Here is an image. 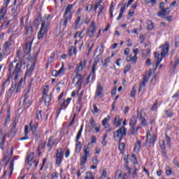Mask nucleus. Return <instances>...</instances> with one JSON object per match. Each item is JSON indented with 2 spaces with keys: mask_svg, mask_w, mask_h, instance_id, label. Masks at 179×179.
<instances>
[{
  "mask_svg": "<svg viewBox=\"0 0 179 179\" xmlns=\"http://www.w3.org/2000/svg\"><path fill=\"white\" fill-rule=\"evenodd\" d=\"M15 87H16V85H11V87L8 90V92L6 94L7 99H9L10 97H12V94H13V92H15Z\"/></svg>",
  "mask_w": 179,
  "mask_h": 179,
  "instance_id": "obj_32",
  "label": "nucleus"
},
{
  "mask_svg": "<svg viewBox=\"0 0 179 179\" xmlns=\"http://www.w3.org/2000/svg\"><path fill=\"white\" fill-rule=\"evenodd\" d=\"M5 15H6V13L2 12L1 10H0V23H2V22L5 20Z\"/></svg>",
  "mask_w": 179,
  "mask_h": 179,
  "instance_id": "obj_50",
  "label": "nucleus"
},
{
  "mask_svg": "<svg viewBox=\"0 0 179 179\" xmlns=\"http://www.w3.org/2000/svg\"><path fill=\"white\" fill-rule=\"evenodd\" d=\"M46 143H47V142H45V143L40 142L39 145L37 149V152H40V150H41L42 149H44V148H45Z\"/></svg>",
  "mask_w": 179,
  "mask_h": 179,
  "instance_id": "obj_51",
  "label": "nucleus"
},
{
  "mask_svg": "<svg viewBox=\"0 0 179 179\" xmlns=\"http://www.w3.org/2000/svg\"><path fill=\"white\" fill-rule=\"evenodd\" d=\"M76 37H79L80 38H83L85 37V34H82L80 31H77L74 35V38H76Z\"/></svg>",
  "mask_w": 179,
  "mask_h": 179,
  "instance_id": "obj_52",
  "label": "nucleus"
},
{
  "mask_svg": "<svg viewBox=\"0 0 179 179\" xmlns=\"http://www.w3.org/2000/svg\"><path fill=\"white\" fill-rule=\"evenodd\" d=\"M127 135V129L125 127H122L117 131H115L113 134V139H117L119 138V142L122 141V138Z\"/></svg>",
  "mask_w": 179,
  "mask_h": 179,
  "instance_id": "obj_5",
  "label": "nucleus"
},
{
  "mask_svg": "<svg viewBox=\"0 0 179 179\" xmlns=\"http://www.w3.org/2000/svg\"><path fill=\"white\" fill-rule=\"evenodd\" d=\"M95 76H96V69L94 67H92V71L90 73L88 78L90 79H92V80H93Z\"/></svg>",
  "mask_w": 179,
  "mask_h": 179,
  "instance_id": "obj_37",
  "label": "nucleus"
},
{
  "mask_svg": "<svg viewBox=\"0 0 179 179\" xmlns=\"http://www.w3.org/2000/svg\"><path fill=\"white\" fill-rule=\"evenodd\" d=\"M166 176H171V174H173V171L171 170V168H170V166L166 167Z\"/></svg>",
  "mask_w": 179,
  "mask_h": 179,
  "instance_id": "obj_56",
  "label": "nucleus"
},
{
  "mask_svg": "<svg viewBox=\"0 0 179 179\" xmlns=\"http://www.w3.org/2000/svg\"><path fill=\"white\" fill-rule=\"evenodd\" d=\"M17 2V0H14V2L11 6V15H13L14 17H16V16L20 13V10L19 8L20 6H19Z\"/></svg>",
  "mask_w": 179,
  "mask_h": 179,
  "instance_id": "obj_9",
  "label": "nucleus"
},
{
  "mask_svg": "<svg viewBox=\"0 0 179 179\" xmlns=\"http://www.w3.org/2000/svg\"><path fill=\"white\" fill-rule=\"evenodd\" d=\"M6 138V134H3L2 131H0V149L3 150L5 149V139Z\"/></svg>",
  "mask_w": 179,
  "mask_h": 179,
  "instance_id": "obj_23",
  "label": "nucleus"
},
{
  "mask_svg": "<svg viewBox=\"0 0 179 179\" xmlns=\"http://www.w3.org/2000/svg\"><path fill=\"white\" fill-rule=\"evenodd\" d=\"M32 123H33V122H31L30 124H29L30 129H31V131H32V132H36L37 131V129L38 128V123L36 122L33 126H31Z\"/></svg>",
  "mask_w": 179,
  "mask_h": 179,
  "instance_id": "obj_35",
  "label": "nucleus"
},
{
  "mask_svg": "<svg viewBox=\"0 0 179 179\" xmlns=\"http://www.w3.org/2000/svg\"><path fill=\"white\" fill-rule=\"evenodd\" d=\"M17 62V59H15L12 63L9 65L8 71L10 73L13 71V75H15L14 79L15 80H17V78L20 76L22 73V66H23V62L22 61ZM14 64H16L15 66Z\"/></svg>",
  "mask_w": 179,
  "mask_h": 179,
  "instance_id": "obj_2",
  "label": "nucleus"
},
{
  "mask_svg": "<svg viewBox=\"0 0 179 179\" xmlns=\"http://www.w3.org/2000/svg\"><path fill=\"white\" fill-rule=\"evenodd\" d=\"M150 75H152L150 73H149L148 74V73H146L143 75L142 81L140 82L139 92H141L142 89H145V86H146V84L148 83V82H149V78Z\"/></svg>",
  "mask_w": 179,
  "mask_h": 179,
  "instance_id": "obj_12",
  "label": "nucleus"
},
{
  "mask_svg": "<svg viewBox=\"0 0 179 179\" xmlns=\"http://www.w3.org/2000/svg\"><path fill=\"white\" fill-rule=\"evenodd\" d=\"M48 26H50L49 22H46L45 20H42L41 28L38 32V40H43L44 36H47V33H48Z\"/></svg>",
  "mask_w": 179,
  "mask_h": 179,
  "instance_id": "obj_4",
  "label": "nucleus"
},
{
  "mask_svg": "<svg viewBox=\"0 0 179 179\" xmlns=\"http://www.w3.org/2000/svg\"><path fill=\"white\" fill-rule=\"evenodd\" d=\"M122 124V119H120L119 115L116 116L113 122V125L116 127V128H118V127H121Z\"/></svg>",
  "mask_w": 179,
  "mask_h": 179,
  "instance_id": "obj_29",
  "label": "nucleus"
},
{
  "mask_svg": "<svg viewBox=\"0 0 179 179\" xmlns=\"http://www.w3.org/2000/svg\"><path fill=\"white\" fill-rule=\"evenodd\" d=\"M135 94H136V90L135 88V86H134L130 92V96L131 97H135Z\"/></svg>",
  "mask_w": 179,
  "mask_h": 179,
  "instance_id": "obj_60",
  "label": "nucleus"
},
{
  "mask_svg": "<svg viewBox=\"0 0 179 179\" xmlns=\"http://www.w3.org/2000/svg\"><path fill=\"white\" fill-rule=\"evenodd\" d=\"M141 143H142V141L140 140H137V143L134 146V150H139V149H141Z\"/></svg>",
  "mask_w": 179,
  "mask_h": 179,
  "instance_id": "obj_54",
  "label": "nucleus"
},
{
  "mask_svg": "<svg viewBox=\"0 0 179 179\" xmlns=\"http://www.w3.org/2000/svg\"><path fill=\"white\" fill-rule=\"evenodd\" d=\"M80 150H82V145L80 141H78L76 142V152L77 153H79Z\"/></svg>",
  "mask_w": 179,
  "mask_h": 179,
  "instance_id": "obj_42",
  "label": "nucleus"
},
{
  "mask_svg": "<svg viewBox=\"0 0 179 179\" xmlns=\"http://www.w3.org/2000/svg\"><path fill=\"white\" fill-rule=\"evenodd\" d=\"M10 3V0H4V3L3 5V7L1 8L0 10H1V12H7L8 10V5H9V3Z\"/></svg>",
  "mask_w": 179,
  "mask_h": 179,
  "instance_id": "obj_33",
  "label": "nucleus"
},
{
  "mask_svg": "<svg viewBox=\"0 0 179 179\" xmlns=\"http://www.w3.org/2000/svg\"><path fill=\"white\" fill-rule=\"evenodd\" d=\"M27 166H29V167H37L38 166V160L34 159L31 162H29V164H27Z\"/></svg>",
  "mask_w": 179,
  "mask_h": 179,
  "instance_id": "obj_36",
  "label": "nucleus"
},
{
  "mask_svg": "<svg viewBox=\"0 0 179 179\" xmlns=\"http://www.w3.org/2000/svg\"><path fill=\"white\" fill-rule=\"evenodd\" d=\"M8 135L9 136H11L12 138H13V136L16 135V129H15V127H11Z\"/></svg>",
  "mask_w": 179,
  "mask_h": 179,
  "instance_id": "obj_47",
  "label": "nucleus"
},
{
  "mask_svg": "<svg viewBox=\"0 0 179 179\" xmlns=\"http://www.w3.org/2000/svg\"><path fill=\"white\" fill-rule=\"evenodd\" d=\"M99 62H100V57H99V55L95 58L92 68H95L96 66H97V64H99Z\"/></svg>",
  "mask_w": 179,
  "mask_h": 179,
  "instance_id": "obj_55",
  "label": "nucleus"
},
{
  "mask_svg": "<svg viewBox=\"0 0 179 179\" xmlns=\"http://www.w3.org/2000/svg\"><path fill=\"white\" fill-rule=\"evenodd\" d=\"M36 65L34 64H32L31 66L29 68V66H27V71L25 73V76H31L33 73V71H34Z\"/></svg>",
  "mask_w": 179,
  "mask_h": 179,
  "instance_id": "obj_28",
  "label": "nucleus"
},
{
  "mask_svg": "<svg viewBox=\"0 0 179 179\" xmlns=\"http://www.w3.org/2000/svg\"><path fill=\"white\" fill-rule=\"evenodd\" d=\"M10 47V43L6 41L3 45V52H8L9 51V48Z\"/></svg>",
  "mask_w": 179,
  "mask_h": 179,
  "instance_id": "obj_40",
  "label": "nucleus"
},
{
  "mask_svg": "<svg viewBox=\"0 0 179 179\" xmlns=\"http://www.w3.org/2000/svg\"><path fill=\"white\" fill-rule=\"evenodd\" d=\"M147 26L148 30H153V29H155V24L152 22V20H148Z\"/></svg>",
  "mask_w": 179,
  "mask_h": 179,
  "instance_id": "obj_38",
  "label": "nucleus"
},
{
  "mask_svg": "<svg viewBox=\"0 0 179 179\" xmlns=\"http://www.w3.org/2000/svg\"><path fill=\"white\" fill-rule=\"evenodd\" d=\"M75 78L76 79H78L76 85V86H78V90H80V89H82V84L83 83V80H85V76H83L81 74H76Z\"/></svg>",
  "mask_w": 179,
  "mask_h": 179,
  "instance_id": "obj_17",
  "label": "nucleus"
},
{
  "mask_svg": "<svg viewBox=\"0 0 179 179\" xmlns=\"http://www.w3.org/2000/svg\"><path fill=\"white\" fill-rule=\"evenodd\" d=\"M57 139H55V137L54 136H51L49 137L47 143V147L49 148L48 152H51L52 150V148L54 147V145H55V141Z\"/></svg>",
  "mask_w": 179,
  "mask_h": 179,
  "instance_id": "obj_16",
  "label": "nucleus"
},
{
  "mask_svg": "<svg viewBox=\"0 0 179 179\" xmlns=\"http://www.w3.org/2000/svg\"><path fill=\"white\" fill-rule=\"evenodd\" d=\"M13 155V150H11V152L10 154L8 153V150L6 152L4 157L3 158V162H6L5 164V166H8V162H9V160H10Z\"/></svg>",
  "mask_w": 179,
  "mask_h": 179,
  "instance_id": "obj_26",
  "label": "nucleus"
},
{
  "mask_svg": "<svg viewBox=\"0 0 179 179\" xmlns=\"http://www.w3.org/2000/svg\"><path fill=\"white\" fill-rule=\"evenodd\" d=\"M86 10L87 12H92V10H93V4H89L87 6Z\"/></svg>",
  "mask_w": 179,
  "mask_h": 179,
  "instance_id": "obj_64",
  "label": "nucleus"
},
{
  "mask_svg": "<svg viewBox=\"0 0 179 179\" xmlns=\"http://www.w3.org/2000/svg\"><path fill=\"white\" fill-rule=\"evenodd\" d=\"M110 61V57H107L104 59V61H102V66H104L105 68H107L108 66V64H109Z\"/></svg>",
  "mask_w": 179,
  "mask_h": 179,
  "instance_id": "obj_44",
  "label": "nucleus"
},
{
  "mask_svg": "<svg viewBox=\"0 0 179 179\" xmlns=\"http://www.w3.org/2000/svg\"><path fill=\"white\" fill-rule=\"evenodd\" d=\"M83 131V125H82L78 132V134L76 136V142L79 141V139H80V136H82V131Z\"/></svg>",
  "mask_w": 179,
  "mask_h": 179,
  "instance_id": "obj_39",
  "label": "nucleus"
},
{
  "mask_svg": "<svg viewBox=\"0 0 179 179\" xmlns=\"http://www.w3.org/2000/svg\"><path fill=\"white\" fill-rule=\"evenodd\" d=\"M33 135H34L36 141H38V139H40V136H41V131H34Z\"/></svg>",
  "mask_w": 179,
  "mask_h": 179,
  "instance_id": "obj_45",
  "label": "nucleus"
},
{
  "mask_svg": "<svg viewBox=\"0 0 179 179\" xmlns=\"http://www.w3.org/2000/svg\"><path fill=\"white\" fill-rule=\"evenodd\" d=\"M65 64L64 63H62V67L59 69V71L55 70L52 72V76L55 78H57L59 75H61V73H64L65 72Z\"/></svg>",
  "mask_w": 179,
  "mask_h": 179,
  "instance_id": "obj_22",
  "label": "nucleus"
},
{
  "mask_svg": "<svg viewBox=\"0 0 179 179\" xmlns=\"http://www.w3.org/2000/svg\"><path fill=\"white\" fill-rule=\"evenodd\" d=\"M134 3V0H129L127 4L124 3V6L121 8L120 14L117 18V20H121L122 19V15H124V12L127 10V8H129L131 6V4Z\"/></svg>",
  "mask_w": 179,
  "mask_h": 179,
  "instance_id": "obj_14",
  "label": "nucleus"
},
{
  "mask_svg": "<svg viewBox=\"0 0 179 179\" xmlns=\"http://www.w3.org/2000/svg\"><path fill=\"white\" fill-rule=\"evenodd\" d=\"M96 22H94V20H93L90 24V27L87 31L90 38H92V37H94V34H96Z\"/></svg>",
  "mask_w": 179,
  "mask_h": 179,
  "instance_id": "obj_11",
  "label": "nucleus"
},
{
  "mask_svg": "<svg viewBox=\"0 0 179 179\" xmlns=\"http://www.w3.org/2000/svg\"><path fill=\"white\" fill-rule=\"evenodd\" d=\"M45 115V114H44V113H43V111L41 110H38L36 112V118L37 120H43V116Z\"/></svg>",
  "mask_w": 179,
  "mask_h": 179,
  "instance_id": "obj_43",
  "label": "nucleus"
},
{
  "mask_svg": "<svg viewBox=\"0 0 179 179\" xmlns=\"http://www.w3.org/2000/svg\"><path fill=\"white\" fill-rule=\"evenodd\" d=\"M145 3H151L152 6H155L157 3V1L156 0H145Z\"/></svg>",
  "mask_w": 179,
  "mask_h": 179,
  "instance_id": "obj_49",
  "label": "nucleus"
},
{
  "mask_svg": "<svg viewBox=\"0 0 179 179\" xmlns=\"http://www.w3.org/2000/svg\"><path fill=\"white\" fill-rule=\"evenodd\" d=\"M34 160V152H30L29 154H27L26 159H25V164H30L31 162Z\"/></svg>",
  "mask_w": 179,
  "mask_h": 179,
  "instance_id": "obj_27",
  "label": "nucleus"
},
{
  "mask_svg": "<svg viewBox=\"0 0 179 179\" xmlns=\"http://www.w3.org/2000/svg\"><path fill=\"white\" fill-rule=\"evenodd\" d=\"M95 96L96 97H99L100 99H103V97H104V94H103V87L100 83L97 84Z\"/></svg>",
  "mask_w": 179,
  "mask_h": 179,
  "instance_id": "obj_21",
  "label": "nucleus"
},
{
  "mask_svg": "<svg viewBox=\"0 0 179 179\" xmlns=\"http://www.w3.org/2000/svg\"><path fill=\"white\" fill-rule=\"evenodd\" d=\"M86 64H87V60L86 59H85L83 62H80V64L77 66L75 71L76 75H80V72H82L83 69L86 68Z\"/></svg>",
  "mask_w": 179,
  "mask_h": 179,
  "instance_id": "obj_15",
  "label": "nucleus"
},
{
  "mask_svg": "<svg viewBox=\"0 0 179 179\" xmlns=\"http://www.w3.org/2000/svg\"><path fill=\"white\" fill-rule=\"evenodd\" d=\"M42 99L45 101V106H46V107H50L51 100H52V94L50 93L49 95L43 96Z\"/></svg>",
  "mask_w": 179,
  "mask_h": 179,
  "instance_id": "obj_25",
  "label": "nucleus"
},
{
  "mask_svg": "<svg viewBox=\"0 0 179 179\" xmlns=\"http://www.w3.org/2000/svg\"><path fill=\"white\" fill-rule=\"evenodd\" d=\"M125 149V143H121V141H119V150L122 152Z\"/></svg>",
  "mask_w": 179,
  "mask_h": 179,
  "instance_id": "obj_57",
  "label": "nucleus"
},
{
  "mask_svg": "<svg viewBox=\"0 0 179 179\" xmlns=\"http://www.w3.org/2000/svg\"><path fill=\"white\" fill-rule=\"evenodd\" d=\"M10 85V78H7L1 85V90L3 92L5 90V87H8Z\"/></svg>",
  "mask_w": 179,
  "mask_h": 179,
  "instance_id": "obj_34",
  "label": "nucleus"
},
{
  "mask_svg": "<svg viewBox=\"0 0 179 179\" xmlns=\"http://www.w3.org/2000/svg\"><path fill=\"white\" fill-rule=\"evenodd\" d=\"M90 124L92 128H94V127H96V122H94V119L93 117L90 118Z\"/></svg>",
  "mask_w": 179,
  "mask_h": 179,
  "instance_id": "obj_63",
  "label": "nucleus"
},
{
  "mask_svg": "<svg viewBox=\"0 0 179 179\" xmlns=\"http://www.w3.org/2000/svg\"><path fill=\"white\" fill-rule=\"evenodd\" d=\"M159 48H162L161 55L157 52L154 53L155 58H157L156 68L160 65V62H162L163 58H164V57L169 54V42H165L164 45H162L161 47H159Z\"/></svg>",
  "mask_w": 179,
  "mask_h": 179,
  "instance_id": "obj_3",
  "label": "nucleus"
},
{
  "mask_svg": "<svg viewBox=\"0 0 179 179\" xmlns=\"http://www.w3.org/2000/svg\"><path fill=\"white\" fill-rule=\"evenodd\" d=\"M87 157H90V148L89 147H84V155L80 157V166H83L87 162Z\"/></svg>",
  "mask_w": 179,
  "mask_h": 179,
  "instance_id": "obj_6",
  "label": "nucleus"
},
{
  "mask_svg": "<svg viewBox=\"0 0 179 179\" xmlns=\"http://www.w3.org/2000/svg\"><path fill=\"white\" fill-rule=\"evenodd\" d=\"M84 179H94V176H93V173L91 171L87 172V176L84 178Z\"/></svg>",
  "mask_w": 179,
  "mask_h": 179,
  "instance_id": "obj_48",
  "label": "nucleus"
},
{
  "mask_svg": "<svg viewBox=\"0 0 179 179\" xmlns=\"http://www.w3.org/2000/svg\"><path fill=\"white\" fill-rule=\"evenodd\" d=\"M174 115V113H173V111L171 110H165V117L166 118H171Z\"/></svg>",
  "mask_w": 179,
  "mask_h": 179,
  "instance_id": "obj_41",
  "label": "nucleus"
},
{
  "mask_svg": "<svg viewBox=\"0 0 179 179\" xmlns=\"http://www.w3.org/2000/svg\"><path fill=\"white\" fill-rule=\"evenodd\" d=\"M30 90H31V86L28 85L27 87L24 90V103H26V100L29 99V93H30Z\"/></svg>",
  "mask_w": 179,
  "mask_h": 179,
  "instance_id": "obj_30",
  "label": "nucleus"
},
{
  "mask_svg": "<svg viewBox=\"0 0 179 179\" xmlns=\"http://www.w3.org/2000/svg\"><path fill=\"white\" fill-rule=\"evenodd\" d=\"M62 160H64V152H62V148H59L56 151V166H61Z\"/></svg>",
  "mask_w": 179,
  "mask_h": 179,
  "instance_id": "obj_7",
  "label": "nucleus"
},
{
  "mask_svg": "<svg viewBox=\"0 0 179 179\" xmlns=\"http://www.w3.org/2000/svg\"><path fill=\"white\" fill-rule=\"evenodd\" d=\"M64 20L60 21V23H62L64 28H66L68 26V22H71L72 20V14H69L68 15H63Z\"/></svg>",
  "mask_w": 179,
  "mask_h": 179,
  "instance_id": "obj_19",
  "label": "nucleus"
},
{
  "mask_svg": "<svg viewBox=\"0 0 179 179\" xmlns=\"http://www.w3.org/2000/svg\"><path fill=\"white\" fill-rule=\"evenodd\" d=\"M15 160H17V157H14L10 162V167L8 170L4 171L3 177H5L6 174H9V177L10 178L12 176V174L13 173V167L15 166Z\"/></svg>",
  "mask_w": 179,
  "mask_h": 179,
  "instance_id": "obj_10",
  "label": "nucleus"
},
{
  "mask_svg": "<svg viewBox=\"0 0 179 179\" xmlns=\"http://www.w3.org/2000/svg\"><path fill=\"white\" fill-rule=\"evenodd\" d=\"M71 100H72V99L68 98L66 101H64L63 103L60 104L61 107L59 108L57 118H58L59 114H61V111H62V107H64V108H66L68 107V105L69 104V103H71Z\"/></svg>",
  "mask_w": 179,
  "mask_h": 179,
  "instance_id": "obj_20",
  "label": "nucleus"
},
{
  "mask_svg": "<svg viewBox=\"0 0 179 179\" xmlns=\"http://www.w3.org/2000/svg\"><path fill=\"white\" fill-rule=\"evenodd\" d=\"M83 24V22H82L81 21L80 16H78L75 20L74 23L73 24V29H75V30H78V29H80V27L82 26Z\"/></svg>",
  "mask_w": 179,
  "mask_h": 179,
  "instance_id": "obj_24",
  "label": "nucleus"
},
{
  "mask_svg": "<svg viewBox=\"0 0 179 179\" xmlns=\"http://www.w3.org/2000/svg\"><path fill=\"white\" fill-rule=\"evenodd\" d=\"M159 146L161 149H166V142L164 141V140H161L159 141Z\"/></svg>",
  "mask_w": 179,
  "mask_h": 179,
  "instance_id": "obj_59",
  "label": "nucleus"
},
{
  "mask_svg": "<svg viewBox=\"0 0 179 179\" xmlns=\"http://www.w3.org/2000/svg\"><path fill=\"white\" fill-rule=\"evenodd\" d=\"M171 7H168L166 8H164L163 10L157 13V16H158V17H162L163 16H167V15H170V13H171Z\"/></svg>",
  "mask_w": 179,
  "mask_h": 179,
  "instance_id": "obj_18",
  "label": "nucleus"
},
{
  "mask_svg": "<svg viewBox=\"0 0 179 179\" xmlns=\"http://www.w3.org/2000/svg\"><path fill=\"white\" fill-rule=\"evenodd\" d=\"M93 109L94 110H92V113H93V114L99 113V108H97V105L96 103L93 104Z\"/></svg>",
  "mask_w": 179,
  "mask_h": 179,
  "instance_id": "obj_61",
  "label": "nucleus"
},
{
  "mask_svg": "<svg viewBox=\"0 0 179 179\" xmlns=\"http://www.w3.org/2000/svg\"><path fill=\"white\" fill-rule=\"evenodd\" d=\"M50 92V90L48 89V85L45 86V88L43 90V96H49L48 92Z\"/></svg>",
  "mask_w": 179,
  "mask_h": 179,
  "instance_id": "obj_53",
  "label": "nucleus"
},
{
  "mask_svg": "<svg viewBox=\"0 0 179 179\" xmlns=\"http://www.w3.org/2000/svg\"><path fill=\"white\" fill-rule=\"evenodd\" d=\"M138 122V119L136 116L134 115L130 119L129 132H130L131 135H135V127H136V123Z\"/></svg>",
  "mask_w": 179,
  "mask_h": 179,
  "instance_id": "obj_8",
  "label": "nucleus"
},
{
  "mask_svg": "<svg viewBox=\"0 0 179 179\" xmlns=\"http://www.w3.org/2000/svg\"><path fill=\"white\" fill-rule=\"evenodd\" d=\"M31 33H33V27L29 24V18H27L25 20V34H28L29 37L26 39L24 45V54L26 55L30 54V52L31 51V45L34 41V37L31 36Z\"/></svg>",
  "mask_w": 179,
  "mask_h": 179,
  "instance_id": "obj_1",
  "label": "nucleus"
},
{
  "mask_svg": "<svg viewBox=\"0 0 179 179\" xmlns=\"http://www.w3.org/2000/svg\"><path fill=\"white\" fill-rule=\"evenodd\" d=\"M157 141V137L156 136H150V131L147 132V139H146V145H148L150 148L151 145L155 146V142Z\"/></svg>",
  "mask_w": 179,
  "mask_h": 179,
  "instance_id": "obj_13",
  "label": "nucleus"
},
{
  "mask_svg": "<svg viewBox=\"0 0 179 179\" xmlns=\"http://www.w3.org/2000/svg\"><path fill=\"white\" fill-rule=\"evenodd\" d=\"M110 120H111V117H110V115H108L106 117H105L102 120V125L103 127H106V125L107 124V122H108V121H110Z\"/></svg>",
  "mask_w": 179,
  "mask_h": 179,
  "instance_id": "obj_46",
  "label": "nucleus"
},
{
  "mask_svg": "<svg viewBox=\"0 0 179 179\" xmlns=\"http://www.w3.org/2000/svg\"><path fill=\"white\" fill-rule=\"evenodd\" d=\"M166 141L167 142L168 146H169V148H171V138H170V136H168L167 134H166Z\"/></svg>",
  "mask_w": 179,
  "mask_h": 179,
  "instance_id": "obj_58",
  "label": "nucleus"
},
{
  "mask_svg": "<svg viewBox=\"0 0 179 179\" xmlns=\"http://www.w3.org/2000/svg\"><path fill=\"white\" fill-rule=\"evenodd\" d=\"M141 120V124L143 125V127H145L148 125V122L146 121V119L145 117H143Z\"/></svg>",
  "mask_w": 179,
  "mask_h": 179,
  "instance_id": "obj_62",
  "label": "nucleus"
},
{
  "mask_svg": "<svg viewBox=\"0 0 179 179\" xmlns=\"http://www.w3.org/2000/svg\"><path fill=\"white\" fill-rule=\"evenodd\" d=\"M73 8V4L68 5L67 7L66 8L65 12L63 15L68 16V15L69 14L72 15V13H71V10H72Z\"/></svg>",
  "mask_w": 179,
  "mask_h": 179,
  "instance_id": "obj_31",
  "label": "nucleus"
}]
</instances>
